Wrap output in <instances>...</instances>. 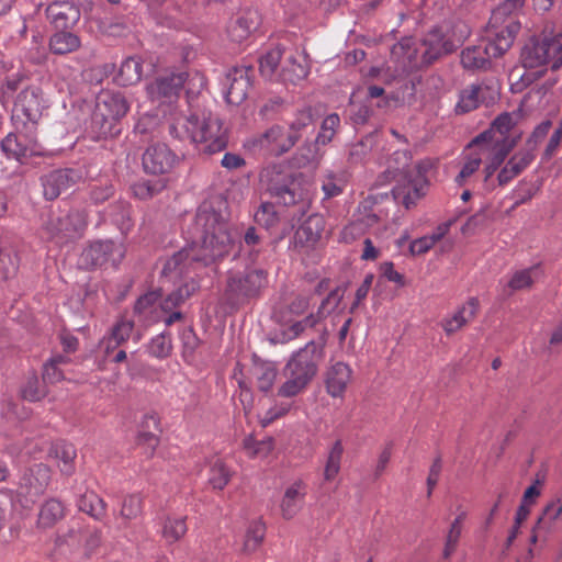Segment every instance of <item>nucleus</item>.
<instances>
[{"instance_id":"nucleus-1","label":"nucleus","mask_w":562,"mask_h":562,"mask_svg":"<svg viewBox=\"0 0 562 562\" xmlns=\"http://www.w3.org/2000/svg\"><path fill=\"white\" fill-rule=\"evenodd\" d=\"M183 234L188 245L167 259L161 270L171 280L188 274L196 263L209 266L226 256L233 243L226 216L207 203L199 206Z\"/></svg>"},{"instance_id":"nucleus-2","label":"nucleus","mask_w":562,"mask_h":562,"mask_svg":"<svg viewBox=\"0 0 562 562\" xmlns=\"http://www.w3.org/2000/svg\"><path fill=\"white\" fill-rule=\"evenodd\" d=\"M169 132L175 138L190 140L199 151L207 155L220 153L227 146V131L221 119L210 112L176 117Z\"/></svg>"},{"instance_id":"nucleus-3","label":"nucleus","mask_w":562,"mask_h":562,"mask_svg":"<svg viewBox=\"0 0 562 562\" xmlns=\"http://www.w3.org/2000/svg\"><path fill=\"white\" fill-rule=\"evenodd\" d=\"M324 358V345L308 341L291 355L283 368L285 381L278 389L281 397H294L301 394L316 376Z\"/></svg>"},{"instance_id":"nucleus-4","label":"nucleus","mask_w":562,"mask_h":562,"mask_svg":"<svg viewBox=\"0 0 562 562\" xmlns=\"http://www.w3.org/2000/svg\"><path fill=\"white\" fill-rule=\"evenodd\" d=\"M521 63L526 69L543 74L547 69L557 70L562 66V31L544 30L531 37L521 50Z\"/></svg>"},{"instance_id":"nucleus-5","label":"nucleus","mask_w":562,"mask_h":562,"mask_svg":"<svg viewBox=\"0 0 562 562\" xmlns=\"http://www.w3.org/2000/svg\"><path fill=\"white\" fill-rule=\"evenodd\" d=\"M519 32V24L509 21L505 27L493 32L487 29L486 41L467 47L461 54V64L467 69L486 68L492 58H497L507 52Z\"/></svg>"},{"instance_id":"nucleus-6","label":"nucleus","mask_w":562,"mask_h":562,"mask_svg":"<svg viewBox=\"0 0 562 562\" xmlns=\"http://www.w3.org/2000/svg\"><path fill=\"white\" fill-rule=\"evenodd\" d=\"M130 110L121 92L104 91L98 98L92 115L91 127L97 138H105L120 133L119 120Z\"/></svg>"},{"instance_id":"nucleus-7","label":"nucleus","mask_w":562,"mask_h":562,"mask_svg":"<svg viewBox=\"0 0 562 562\" xmlns=\"http://www.w3.org/2000/svg\"><path fill=\"white\" fill-rule=\"evenodd\" d=\"M12 122L18 131L34 127L47 109V100L41 87L36 85L25 86L12 101Z\"/></svg>"},{"instance_id":"nucleus-8","label":"nucleus","mask_w":562,"mask_h":562,"mask_svg":"<svg viewBox=\"0 0 562 562\" xmlns=\"http://www.w3.org/2000/svg\"><path fill=\"white\" fill-rule=\"evenodd\" d=\"M87 225L86 215L81 211L69 213L50 211L43 223V229L49 238L65 243L81 235Z\"/></svg>"},{"instance_id":"nucleus-9","label":"nucleus","mask_w":562,"mask_h":562,"mask_svg":"<svg viewBox=\"0 0 562 562\" xmlns=\"http://www.w3.org/2000/svg\"><path fill=\"white\" fill-rule=\"evenodd\" d=\"M296 144V135L289 134L281 125H272L265 132L251 137L247 145L255 153L279 157L291 150Z\"/></svg>"},{"instance_id":"nucleus-10","label":"nucleus","mask_w":562,"mask_h":562,"mask_svg":"<svg viewBox=\"0 0 562 562\" xmlns=\"http://www.w3.org/2000/svg\"><path fill=\"white\" fill-rule=\"evenodd\" d=\"M267 283V272L262 269L232 273L227 279L226 294L229 300L239 303L258 296Z\"/></svg>"},{"instance_id":"nucleus-11","label":"nucleus","mask_w":562,"mask_h":562,"mask_svg":"<svg viewBox=\"0 0 562 562\" xmlns=\"http://www.w3.org/2000/svg\"><path fill=\"white\" fill-rule=\"evenodd\" d=\"M125 246L113 240H97L83 249L80 262L87 269L111 266L116 268L125 257Z\"/></svg>"},{"instance_id":"nucleus-12","label":"nucleus","mask_w":562,"mask_h":562,"mask_svg":"<svg viewBox=\"0 0 562 562\" xmlns=\"http://www.w3.org/2000/svg\"><path fill=\"white\" fill-rule=\"evenodd\" d=\"M265 177H270L268 189L279 203L285 206L299 205V211H305L307 202L300 189V183L291 175L276 171L273 168L271 171L267 170Z\"/></svg>"},{"instance_id":"nucleus-13","label":"nucleus","mask_w":562,"mask_h":562,"mask_svg":"<svg viewBox=\"0 0 562 562\" xmlns=\"http://www.w3.org/2000/svg\"><path fill=\"white\" fill-rule=\"evenodd\" d=\"M50 480V470L43 463L27 469L20 479L16 495L24 507L34 504L44 494Z\"/></svg>"},{"instance_id":"nucleus-14","label":"nucleus","mask_w":562,"mask_h":562,"mask_svg":"<svg viewBox=\"0 0 562 562\" xmlns=\"http://www.w3.org/2000/svg\"><path fill=\"white\" fill-rule=\"evenodd\" d=\"M184 82V71L167 70L147 83L146 92L148 98L154 102L171 104L179 98Z\"/></svg>"},{"instance_id":"nucleus-15","label":"nucleus","mask_w":562,"mask_h":562,"mask_svg":"<svg viewBox=\"0 0 562 562\" xmlns=\"http://www.w3.org/2000/svg\"><path fill=\"white\" fill-rule=\"evenodd\" d=\"M82 179V172L75 168L53 170L41 179L46 200L57 199L64 191L75 187Z\"/></svg>"},{"instance_id":"nucleus-16","label":"nucleus","mask_w":562,"mask_h":562,"mask_svg":"<svg viewBox=\"0 0 562 562\" xmlns=\"http://www.w3.org/2000/svg\"><path fill=\"white\" fill-rule=\"evenodd\" d=\"M254 69L240 66L231 69L224 82V97L228 104L239 105L247 98L251 87Z\"/></svg>"},{"instance_id":"nucleus-17","label":"nucleus","mask_w":562,"mask_h":562,"mask_svg":"<svg viewBox=\"0 0 562 562\" xmlns=\"http://www.w3.org/2000/svg\"><path fill=\"white\" fill-rule=\"evenodd\" d=\"M178 160V156L166 144L156 143L146 148L142 164L145 172L164 175L171 171Z\"/></svg>"},{"instance_id":"nucleus-18","label":"nucleus","mask_w":562,"mask_h":562,"mask_svg":"<svg viewBox=\"0 0 562 562\" xmlns=\"http://www.w3.org/2000/svg\"><path fill=\"white\" fill-rule=\"evenodd\" d=\"M429 165L426 162H418L415 167L416 176L408 181L406 190L396 188L393 190L395 200L402 199L405 209L414 206L420 198L426 194L428 188V179L426 177Z\"/></svg>"},{"instance_id":"nucleus-19","label":"nucleus","mask_w":562,"mask_h":562,"mask_svg":"<svg viewBox=\"0 0 562 562\" xmlns=\"http://www.w3.org/2000/svg\"><path fill=\"white\" fill-rule=\"evenodd\" d=\"M46 15L56 30H67L80 20V9L72 1L55 0L46 8Z\"/></svg>"},{"instance_id":"nucleus-20","label":"nucleus","mask_w":562,"mask_h":562,"mask_svg":"<svg viewBox=\"0 0 562 562\" xmlns=\"http://www.w3.org/2000/svg\"><path fill=\"white\" fill-rule=\"evenodd\" d=\"M306 495L307 484L301 479L286 486L279 505L282 518L293 519L303 508Z\"/></svg>"},{"instance_id":"nucleus-21","label":"nucleus","mask_w":562,"mask_h":562,"mask_svg":"<svg viewBox=\"0 0 562 562\" xmlns=\"http://www.w3.org/2000/svg\"><path fill=\"white\" fill-rule=\"evenodd\" d=\"M325 229V220L319 214L310 215L295 231L294 245L300 248H312L321 239Z\"/></svg>"},{"instance_id":"nucleus-22","label":"nucleus","mask_w":562,"mask_h":562,"mask_svg":"<svg viewBox=\"0 0 562 562\" xmlns=\"http://www.w3.org/2000/svg\"><path fill=\"white\" fill-rule=\"evenodd\" d=\"M30 132L26 135L27 142H23L16 134H8L1 142V149L8 158L22 161L23 158L33 155H41L36 149V142L33 135V128L29 127Z\"/></svg>"},{"instance_id":"nucleus-23","label":"nucleus","mask_w":562,"mask_h":562,"mask_svg":"<svg viewBox=\"0 0 562 562\" xmlns=\"http://www.w3.org/2000/svg\"><path fill=\"white\" fill-rule=\"evenodd\" d=\"M351 378L352 370L347 363L342 361L330 363L325 375L327 393L331 397L342 396L351 381Z\"/></svg>"},{"instance_id":"nucleus-24","label":"nucleus","mask_w":562,"mask_h":562,"mask_svg":"<svg viewBox=\"0 0 562 562\" xmlns=\"http://www.w3.org/2000/svg\"><path fill=\"white\" fill-rule=\"evenodd\" d=\"M483 161V153L477 151L474 147H468L463 150L459 161V172L454 177V183L458 187L470 186L479 171Z\"/></svg>"},{"instance_id":"nucleus-25","label":"nucleus","mask_w":562,"mask_h":562,"mask_svg":"<svg viewBox=\"0 0 562 562\" xmlns=\"http://www.w3.org/2000/svg\"><path fill=\"white\" fill-rule=\"evenodd\" d=\"M260 23L261 18L257 10H245L228 26V36L233 42L241 43L259 27Z\"/></svg>"},{"instance_id":"nucleus-26","label":"nucleus","mask_w":562,"mask_h":562,"mask_svg":"<svg viewBox=\"0 0 562 562\" xmlns=\"http://www.w3.org/2000/svg\"><path fill=\"white\" fill-rule=\"evenodd\" d=\"M479 310V300L470 297L462 306H460L451 316L442 319L441 325L443 330L448 334H454L460 330L465 324L471 322Z\"/></svg>"},{"instance_id":"nucleus-27","label":"nucleus","mask_w":562,"mask_h":562,"mask_svg":"<svg viewBox=\"0 0 562 562\" xmlns=\"http://www.w3.org/2000/svg\"><path fill=\"white\" fill-rule=\"evenodd\" d=\"M515 146L516 139L509 137H501L499 139L494 137L482 143H474L473 139L470 143V147H474L477 151L483 153V158L488 155L493 159H498L502 164Z\"/></svg>"},{"instance_id":"nucleus-28","label":"nucleus","mask_w":562,"mask_h":562,"mask_svg":"<svg viewBox=\"0 0 562 562\" xmlns=\"http://www.w3.org/2000/svg\"><path fill=\"white\" fill-rule=\"evenodd\" d=\"M525 0H505L495 10H493L488 29L493 32L506 26L509 21H514L520 25L518 21L512 18V14L522 8Z\"/></svg>"},{"instance_id":"nucleus-29","label":"nucleus","mask_w":562,"mask_h":562,"mask_svg":"<svg viewBox=\"0 0 562 562\" xmlns=\"http://www.w3.org/2000/svg\"><path fill=\"white\" fill-rule=\"evenodd\" d=\"M160 297L161 294L158 291H150L138 297L134 306L138 321L154 323L159 319L157 304Z\"/></svg>"},{"instance_id":"nucleus-30","label":"nucleus","mask_w":562,"mask_h":562,"mask_svg":"<svg viewBox=\"0 0 562 562\" xmlns=\"http://www.w3.org/2000/svg\"><path fill=\"white\" fill-rule=\"evenodd\" d=\"M48 456L58 461L59 470L65 475H71L75 472V459L77 451L71 443L56 442L50 446Z\"/></svg>"},{"instance_id":"nucleus-31","label":"nucleus","mask_w":562,"mask_h":562,"mask_svg":"<svg viewBox=\"0 0 562 562\" xmlns=\"http://www.w3.org/2000/svg\"><path fill=\"white\" fill-rule=\"evenodd\" d=\"M81 41L79 36L65 30L54 33L49 40V49L56 55H66L79 49Z\"/></svg>"},{"instance_id":"nucleus-32","label":"nucleus","mask_w":562,"mask_h":562,"mask_svg":"<svg viewBox=\"0 0 562 562\" xmlns=\"http://www.w3.org/2000/svg\"><path fill=\"white\" fill-rule=\"evenodd\" d=\"M143 64L139 57H127L120 66L115 80L121 86H132L140 81Z\"/></svg>"},{"instance_id":"nucleus-33","label":"nucleus","mask_w":562,"mask_h":562,"mask_svg":"<svg viewBox=\"0 0 562 562\" xmlns=\"http://www.w3.org/2000/svg\"><path fill=\"white\" fill-rule=\"evenodd\" d=\"M516 124V119L509 113L498 115L488 131H485L474 138V143H482L488 138L499 139L501 137H508L509 131Z\"/></svg>"},{"instance_id":"nucleus-34","label":"nucleus","mask_w":562,"mask_h":562,"mask_svg":"<svg viewBox=\"0 0 562 562\" xmlns=\"http://www.w3.org/2000/svg\"><path fill=\"white\" fill-rule=\"evenodd\" d=\"M19 269V257L15 249L0 240V281L14 277Z\"/></svg>"},{"instance_id":"nucleus-35","label":"nucleus","mask_w":562,"mask_h":562,"mask_svg":"<svg viewBox=\"0 0 562 562\" xmlns=\"http://www.w3.org/2000/svg\"><path fill=\"white\" fill-rule=\"evenodd\" d=\"M26 77L22 72H14L0 81V103L7 105L12 103L15 95L23 89Z\"/></svg>"},{"instance_id":"nucleus-36","label":"nucleus","mask_w":562,"mask_h":562,"mask_svg":"<svg viewBox=\"0 0 562 562\" xmlns=\"http://www.w3.org/2000/svg\"><path fill=\"white\" fill-rule=\"evenodd\" d=\"M486 87L482 85H471L460 92L459 101L456 105V110L460 113H467L476 109L484 98V91Z\"/></svg>"},{"instance_id":"nucleus-37","label":"nucleus","mask_w":562,"mask_h":562,"mask_svg":"<svg viewBox=\"0 0 562 562\" xmlns=\"http://www.w3.org/2000/svg\"><path fill=\"white\" fill-rule=\"evenodd\" d=\"M252 373L257 380L258 389L268 392L276 382L278 370L273 362L259 361L255 362Z\"/></svg>"},{"instance_id":"nucleus-38","label":"nucleus","mask_w":562,"mask_h":562,"mask_svg":"<svg viewBox=\"0 0 562 562\" xmlns=\"http://www.w3.org/2000/svg\"><path fill=\"white\" fill-rule=\"evenodd\" d=\"M344 456V446L340 439L336 440L328 449L325 468L324 480L331 482L340 472L341 460Z\"/></svg>"},{"instance_id":"nucleus-39","label":"nucleus","mask_w":562,"mask_h":562,"mask_svg":"<svg viewBox=\"0 0 562 562\" xmlns=\"http://www.w3.org/2000/svg\"><path fill=\"white\" fill-rule=\"evenodd\" d=\"M79 510L87 513L92 518L101 520L105 516L106 505L93 491H88L78 499Z\"/></svg>"},{"instance_id":"nucleus-40","label":"nucleus","mask_w":562,"mask_h":562,"mask_svg":"<svg viewBox=\"0 0 562 562\" xmlns=\"http://www.w3.org/2000/svg\"><path fill=\"white\" fill-rule=\"evenodd\" d=\"M266 533V526L261 520H254L248 525L244 536L243 546L240 551L244 554L255 552L263 541Z\"/></svg>"},{"instance_id":"nucleus-41","label":"nucleus","mask_w":562,"mask_h":562,"mask_svg":"<svg viewBox=\"0 0 562 562\" xmlns=\"http://www.w3.org/2000/svg\"><path fill=\"white\" fill-rule=\"evenodd\" d=\"M232 475L233 472L222 459L216 458L210 463L207 482L213 490H223Z\"/></svg>"},{"instance_id":"nucleus-42","label":"nucleus","mask_w":562,"mask_h":562,"mask_svg":"<svg viewBox=\"0 0 562 562\" xmlns=\"http://www.w3.org/2000/svg\"><path fill=\"white\" fill-rule=\"evenodd\" d=\"M198 284L193 280L179 286L176 291L171 292L160 304L164 312H171L175 307L182 304L194 291Z\"/></svg>"},{"instance_id":"nucleus-43","label":"nucleus","mask_w":562,"mask_h":562,"mask_svg":"<svg viewBox=\"0 0 562 562\" xmlns=\"http://www.w3.org/2000/svg\"><path fill=\"white\" fill-rule=\"evenodd\" d=\"M282 54V48L280 46H274L260 57L259 70L263 77L272 79L277 75Z\"/></svg>"},{"instance_id":"nucleus-44","label":"nucleus","mask_w":562,"mask_h":562,"mask_svg":"<svg viewBox=\"0 0 562 562\" xmlns=\"http://www.w3.org/2000/svg\"><path fill=\"white\" fill-rule=\"evenodd\" d=\"M425 50L423 53V59L426 63H431L434 59L439 57L441 54L447 53L449 49L447 43L443 42L437 30L430 32L424 41Z\"/></svg>"},{"instance_id":"nucleus-45","label":"nucleus","mask_w":562,"mask_h":562,"mask_svg":"<svg viewBox=\"0 0 562 562\" xmlns=\"http://www.w3.org/2000/svg\"><path fill=\"white\" fill-rule=\"evenodd\" d=\"M308 71V67L305 63H300L294 57H289L286 65L278 74V77L283 81L296 83L305 79Z\"/></svg>"},{"instance_id":"nucleus-46","label":"nucleus","mask_w":562,"mask_h":562,"mask_svg":"<svg viewBox=\"0 0 562 562\" xmlns=\"http://www.w3.org/2000/svg\"><path fill=\"white\" fill-rule=\"evenodd\" d=\"M166 188V181L158 180H139L135 182L131 189L135 198L139 200H148L160 193Z\"/></svg>"},{"instance_id":"nucleus-47","label":"nucleus","mask_w":562,"mask_h":562,"mask_svg":"<svg viewBox=\"0 0 562 562\" xmlns=\"http://www.w3.org/2000/svg\"><path fill=\"white\" fill-rule=\"evenodd\" d=\"M69 362L67 356L57 355L52 357L43 368V380L47 383H57L65 379L60 366Z\"/></svg>"},{"instance_id":"nucleus-48","label":"nucleus","mask_w":562,"mask_h":562,"mask_svg":"<svg viewBox=\"0 0 562 562\" xmlns=\"http://www.w3.org/2000/svg\"><path fill=\"white\" fill-rule=\"evenodd\" d=\"M187 530L184 517H168L162 527V537L168 543H173L181 539Z\"/></svg>"},{"instance_id":"nucleus-49","label":"nucleus","mask_w":562,"mask_h":562,"mask_svg":"<svg viewBox=\"0 0 562 562\" xmlns=\"http://www.w3.org/2000/svg\"><path fill=\"white\" fill-rule=\"evenodd\" d=\"M64 516V505L57 499H48L42 506L38 521L43 527H50Z\"/></svg>"},{"instance_id":"nucleus-50","label":"nucleus","mask_w":562,"mask_h":562,"mask_svg":"<svg viewBox=\"0 0 562 562\" xmlns=\"http://www.w3.org/2000/svg\"><path fill=\"white\" fill-rule=\"evenodd\" d=\"M340 126V117L336 113H331L327 115L321 125V131L318 132L315 143L316 145H327L334 138L337 133V130Z\"/></svg>"},{"instance_id":"nucleus-51","label":"nucleus","mask_w":562,"mask_h":562,"mask_svg":"<svg viewBox=\"0 0 562 562\" xmlns=\"http://www.w3.org/2000/svg\"><path fill=\"white\" fill-rule=\"evenodd\" d=\"M538 272H539L538 266L518 270V271L514 272V274L512 276L507 285L512 291H519V290L528 289L532 285Z\"/></svg>"},{"instance_id":"nucleus-52","label":"nucleus","mask_w":562,"mask_h":562,"mask_svg":"<svg viewBox=\"0 0 562 562\" xmlns=\"http://www.w3.org/2000/svg\"><path fill=\"white\" fill-rule=\"evenodd\" d=\"M254 220L258 225L270 229L279 223V215L272 203L263 202L255 212Z\"/></svg>"},{"instance_id":"nucleus-53","label":"nucleus","mask_w":562,"mask_h":562,"mask_svg":"<svg viewBox=\"0 0 562 562\" xmlns=\"http://www.w3.org/2000/svg\"><path fill=\"white\" fill-rule=\"evenodd\" d=\"M186 82L183 89H186L187 97L189 99L196 97L206 86L205 76L198 71H184Z\"/></svg>"},{"instance_id":"nucleus-54","label":"nucleus","mask_w":562,"mask_h":562,"mask_svg":"<svg viewBox=\"0 0 562 562\" xmlns=\"http://www.w3.org/2000/svg\"><path fill=\"white\" fill-rule=\"evenodd\" d=\"M344 297V290L341 288H336L331 290L328 295L322 301L318 311L314 314L316 317H319V321L334 312L338 305L340 304Z\"/></svg>"},{"instance_id":"nucleus-55","label":"nucleus","mask_w":562,"mask_h":562,"mask_svg":"<svg viewBox=\"0 0 562 562\" xmlns=\"http://www.w3.org/2000/svg\"><path fill=\"white\" fill-rule=\"evenodd\" d=\"M171 349V339L166 334L155 336L148 345V352L159 359L167 358Z\"/></svg>"},{"instance_id":"nucleus-56","label":"nucleus","mask_w":562,"mask_h":562,"mask_svg":"<svg viewBox=\"0 0 562 562\" xmlns=\"http://www.w3.org/2000/svg\"><path fill=\"white\" fill-rule=\"evenodd\" d=\"M373 145V135H368L360 142L351 145L348 154V160L352 164L362 162L369 155Z\"/></svg>"},{"instance_id":"nucleus-57","label":"nucleus","mask_w":562,"mask_h":562,"mask_svg":"<svg viewBox=\"0 0 562 562\" xmlns=\"http://www.w3.org/2000/svg\"><path fill=\"white\" fill-rule=\"evenodd\" d=\"M21 395L24 400L36 402L46 395L45 389L41 385L36 375L29 376L21 389Z\"/></svg>"},{"instance_id":"nucleus-58","label":"nucleus","mask_w":562,"mask_h":562,"mask_svg":"<svg viewBox=\"0 0 562 562\" xmlns=\"http://www.w3.org/2000/svg\"><path fill=\"white\" fill-rule=\"evenodd\" d=\"M313 122V114L310 108H304L295 113L294 120L290 123L289 134L296 135V142L301 138V132L310 126Z\"/></svg>"},{"instance_id":"nucleus-59","label":"nucleus","mask_w":562,"mask_h":562,"mask_svg":"<svg viewBox=\"0 0 562 562\" xmlns=\"http://www.w3.org/2000/svg\"><path fill=\"white\" fill-rule=\"evenodd\" d=\"M182 356L187 362L194 359V353L200 345V339L191 328H186L181 333Z\"/></svg>"},{"instance_id":"nucleus-60","label":"nucleus","mask_w":562,"mask_h":562,"mask_svg":"<svg viewBox=\"0 0 562 562\" xmlns=\"http://www.w3.org/2000/svg\"><path fill=\"white\" fill-rule=\"evenodd\" d=\"M143 501L139 494L127 495L122 503L120 515L130 520L136 518L142 513Z\"/></svg>"},{"instance_id":"nucleus-61","label":"nucleus","mask_w":562,"mask_h":562,"mask_svg":"<svg viewBox=\"0 0 562 562\" xmlns=\"http://www.w3.org/2000/svg\"><path fill=\"white\" fill-rule=\"evenodd\" d=\"M133 329V321L121 318L113 325V327L109 331V335L113 337V340L117 341L122 346L131 338Z\"/></svg>"},{"instance_id":"nucleus-62","label":"nucleus","mask_w":562,"mask_h":562,"mask_svg":"<svg viewBox=\"0 0 562 562\" xmlns=\"http://www.w3.org/2000/svg\"><path fill=\"white\" fill-rule=\"evenodd\" d=\"M462 528L461 526H458V521H452L445 540V547L442 551V557L445 559H449L456 551L459 540L462 535Z\"/></svg>"},{"instance_id":"nucleus-63","label":"nucleus","mask_w":562,"mask_h":562,"mask_svg":"<svg viewBox=\"0 0 562 562\" xmlns=\"http://www.w3.org/2000/svg\"><path fill=\"white\" fill-rule=\"evenodd\" d=\"M562 514V494L549 503L543 509L542 516L538 519V526L541 527L548 521L552 524Z\"/></svg>"},{"instance_id":"nucleus-64","label":"nucleus","mask_w":562,"mask_h":562,"mask_svg":"<svg viewBox=\"0 0 562 562\" xmlns=\"http://www.w3.org/2000/svg\"><path fill=\"white\" fill-rule=\"evenodd\" d=\"M345 181L341 177L334 173H328L322 184L325 198H334L342 192Z\"/></svg>"}]
</instances>
